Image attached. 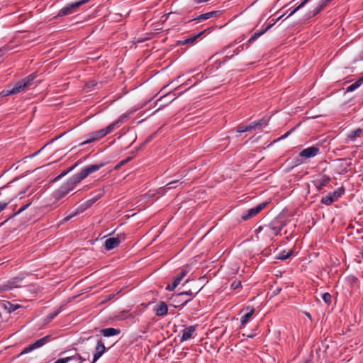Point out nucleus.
I'll return each mask as SVG.
<instances>
[{
  "instance_id": "b1692460",
  "label": "nucleus",
  "mask_w": 363,
  "mask_h": 363,
  "mask_svg": "<svg viewBox=\"0 0 363 363\" xmlns=\"http://www.w3.org/2000/svg\"><path fill=\"white\" fill-rule=\"evenodd\" d=\"M267 233L269 235H277L281 230V227H277L273 225H268L265 228Z\"/></svg>"
},
{
  "instance_id": "de8ad7c7",
  "label": "nucleus",
  "mask_w": 363,
  "mask_h": 363,
  "mask_svg": "<svg viewBox=\"0 0 363 363\" xmlns=\"http://www.w3.org/2000/svg\"><path fill=\"white\" fill-rule=\"evenodd\" d=\"M77 357L78 359H80L82 361H84L85 360V359L82 358L81 356H79V354H77L75 358Z\"/></svg>"
},
{
  "instance_id": "49530a36",
  "label": "nucleus",
  "mask_w": 363,
  "mask_h": 363,
  "mask_svg": "<svg viewBox=\"0 0 363 363\" xmlns=\"http://www.w3.org/2000/svg\"><path fill=\"white\" fill-rule=\"evenodd\" d=\"M305 315L310 319L311 320V315L308 312H305Z\"/></svg>"
},
{
  "instance_id": "dca6fc26",
  "label": "nucleus",
  "mask_w": 363,
  "mask_h": 363,
  "mask_svg": "<svg viewBox=\"0 0 363 363\" xmlns=\"http://www.w3.org/2000/svg\"><path fill=\"white\" fill-rule=\"evenodd\" d=\"M121 243L118 238H109L105 240L104 247L106 250H111L117 247Z\"/></svg>"
},
{
  "instance_id": "6ab92c4d",
  "label": "nucleus",
  "mask_w": 363,
  "mask_h": 363,
  "mask_svg": "<svg viewBox=\"0 0 363 363\" xmlns=\"http://www.w3.org/2000/svg\"><path fill=\"white\" fill-rule=\"evenodd\" d=\"M267 124V121L263 118L258 121L252 122L250 125H248V129L255 130V129H262L265 127Z\"/></svg>"
},
{
  "instance_id": "37998d69",
  "label": "nucleus",
  "mask_w": 363,
  "mask_h": 363,
  "mask_svg": "<svg viewBox=\"0 0 363 363\" xmlns=\"http://www.w3.org/2000/svg\"><path fill=\"white\" fill-rule=\"evenodd\" d=\"M67 174H68V172H67V170L64 171L56 178V179H61L62 177H65Z\"/></svg>"
},
{
  "instance_id": "412c9836",
  "label": "nucleus",
  "mask_w": 363,
  "mask_h": 363,
  "mask_svg": "<svg viewBox=\"0 0 363 363\" xmlns=\"http://www.w3.org/2000/svg\"><path fill=\"white\" fill-rule=\"evenodd\" d=\"M45 342H34V343H33V344L30 345L29 346L26 347V348H24L21 352L19 355H22L23 354H27V353L33 351V350L39 348V347H42Z\"/></svg>"
},
{
  "instance_id": "a211bd4d",
  "label": "nucleus",
  "mask_w": 363,
  "mask_h": 363,
  "mask_svg": "<svg viewBox=\"0 0 363 363\" xmlns=\"http://www.w3.org/2000/svg\"><path fill=\"white\" fill-rule=\"evenodd\" d=\"M363 133V130L362 128H357L355 130H352L350 131L346 135V140L355 142L358 138H359Z\"/></svg>"
},
{
  "instance_id": "c85d7f7f",
  "label": "nucleus",
  "mask_w": 363,
  "mask_h": 363,
  "mask_svg": "<svg viewBox=\"0 0 363 363\" xmlns=\"http://www.w3.org/2000/svg\"><path fill=\"white\" fill-rule=\"evenodd\" d=\"M119 123L115 121L114 122L109 124L106 128H104L106 135L111 133L116 127H118Z\"/></svg>"
},
{
  "instance_id": "09e8293b",
  "label": "nucleus",
  "mask_w": 363,
  "mask_h": 363,
  "mask_svg": "<svg viewBox=\"0 0 363 363\" xmlns=\"http://www.w3.org/2000/svg\"><path fill=\"white\" fill-rule=\"evenodd\" d=\"M113 296H114V295H113V294H110V295L108 296V297L106 298V300H110V299H111V298H112V297H113Z\"/></svg>"
},
{
  "instance_id": "13d9d810",
  "label": "nucleus",
  "mask_w": 363,
  "mask_h": 363,
  "mask_svg": "<svg viewBox=\"0 0 363 363\" xmlns=\"http://www.w3.org/2000/svg\"><path fill=\"white\" fill-rule=\"evenodd\" d=\"M287 134H286L285 135H284L281 138H286Z\"/></svg>"
},
{
  "instance_id": "4be33fe9",
  "label": "nucleus",
  "mask_w": 363,
  "mask_h": 363,
  "mask_svg": "<svg viewBox=\"0 0 363 363\" xmlns=\"http://www.w3.org/2000/svg\"><path fill=\"white\" fill-rule=\"evenodd\" d=\"M167 306L164 302H160L155 308L156 315L163 316L167 313Z\"/></svg>"
},
{
  "instance_id": "bb28decb",
  "label": "nucleus",
  "mask_w": 363,
  "mask_h": 363,
  "mask_svg": "<svg viewBox=\"0 0 363 363\" xmlns=\"http://www.w3.org/2000/svg\"><path fill=\"white\" fill-rule=\"evenodd\" d=\"M4 306L9 313L13 312L21 307L18 304H13L11 303L10 302H7L6 304H4Z\"/></svg>"
},
{
  "instance_id": "4c0bfd02",
  "label": "nucleus",
  "mask_w": 363,
  "mask_h": 363,
  "mask_svg": "<svg viewBox=\"0 0 363 363\" xmlns=\"http://www.w3.org/2000/svg\"><path fill=\"white\" fill-rule=\"evenodd\" d=\"M31 204V202L28 203L26 205H23L21 206L19 210L16 213V214H20L21 212H23L24 210H26L30 205Z\"/></svg>"
},
{
  "instance_id": "4d7b16f0",
  "label": "nucleus",
  "mask_w": 363,
  "mask_h": 363,
  "mask_svg": "<svg viewBox=\"0 0 363 363\" xmlns=\"http://www.w3.org/2000/svg\"><path fill=\"white\" fill-rule=\"evenodd\" d=\"M165 97V96H163V98ZM162 97L160 98V100H162ZM159 101V99L157 100Z\"/></svg>"
},
{
  "instance_id": "f704fd0d",
  "label": "nucleus",
  "mask_w": 363,
  "mask_h": 363,
  "mask_svg": "<svg viewBox=\"0 0 363 363\" xmlns=\"http://www.w3.org/2000/svg\"><path fill=\"white\" fill-rule=\"evenodd\" d=\"M322 298L328 304L331 302V295L329 293H324L322 295Z\"/></svg>"
},
{
  "instance_id": "9d476101",
  "label": "nucleus",
  "mask_w": 363,
  "mask_h": 363,
  "mask_svg": "<svg viewBox=\"0 0 363 363\" xmlns=\"http://www.w3.org/2000/svg\"><path fill=\"white\" fill-rule=\"evenodd\" d=\"M189 272V270L187 268H183L179 274L175 277L172 284H168L166 287V289L168 291H173L181 282V281L183 279V278Z\"/></svg>"
},
{
  "instance_id": "e433bc0d",
  "label": "nucleus",
  "mask_w": 363,
  "mask_h": 363,
  "mask_svg": "<svg viewBox=\"0 0 363 363\" xmlns=\"http://www.w3.org/2000/svg\"><path fill=\"white\" fill-rule=\"evenodd\" d=\"M241 286V281H234L231 284V288L233 289H237Z\"/></svg>"
},
{
  "instance_id": "f03ea898",
  "label": "nucleus",
  "mask_w": 363,
  "mask_h": 363,
  "mask_svg": "<svg viewBox=\"0 0 363 363\" xmlns=\"http://www.w3.org/2000/svg\"><path fill=\"white\" fill-rule=\"evenodd\" d=\"M37 75L35 73H32L26 78L18 81L14 85V86L9 90H6L3 91L4 96H9L11 94H18L19 92L23 91L26 88L29 87L33 84L34 79L36 78Z\"/></svg>"
},
{
  "instance_id": "c9c22d12",
  "label": "nucleus",
  "mask_w": 363,
  "mask_h": 363,
  "mask_svg": "<svg viewBox=\"0 0 363 363\" xmlns=\"http://www.w3.org/2000/svg\"><path fill=\"white\" fill-rule=\"evenodd\" d=\"M249 130H250L248 129V125H239L237 128V132H238V133H244V132L249 131Z\"/></svg>"
},
{
  "instance_id": "58836bf2",
  "label": "nucleus",
  "mask_w": 363,
  "mask_h": 363,
  "mask_svg": "<svg viewBox=\"0 0 363 363\" xmlns=\"http://www.w3.org/2000/svg\"><path fill=\"white\" fill-rule=\"evenodd\" d=\"M130 157H128V158H127V159H125V160H123L121 161V162H120L116 165V169L119 168L121 166H122V165H123V164H126V163H127L128 161H130Z\"/></svg>"
},
{
  "instance_id": "6e6d98bb",
  "label": "nucleus",
  "mask_w": 363,
  "mask_h": 363,
  "mask_svg": "<svg viewBox=\"0 0 363 363\" xmlns=\"http://www.w3.org/2000/svg\"><path fill=\"white\" fill-rule=\"evenodd\" d=\"M38 152H35V154H33V155H32V157H33V156H34V155H38Z\"/></svg>"
},
{
  "instance_id": "f257e3e1",
  "label": "nucleus",
  "mask_w": 363,
  "mask_h": 363,
  "mask_svg": "<svg viewBox=\"0 0 363 363\" xmlns=\"http://www.w3.org/2000/svg\"><path fill=\"white\" fill-rule=\"evenodd\" d=\"M104 167V164H91L83 168L79 173H77L70 177L65 183L54 192V197L56 199H60L72 191L75 186L81 181L87 177L90 174L98 171Z\"/></svg>"
},
{
  "instance_id": "603ef678",
  "label": "nucleus",
  "mask_w": 363,
  "mask_h": 363,
  "mask_svg": "<svg viewBox=\"0 0 363 363\" xmlns=\"http://www.w3.org/2000/svg\"><path fill=\"white\" fill-rule=\"evenodd\" d=\"M304 363H314V362L311 359H308Z\"/></svg>"
},
{
  "instance_id": "a878e982",
  "label": "nucleus",
  "mask_w": 363,
  "mask_h": 363,
  "mask_svg": "<svg viewBox=\"0 0 363 363\" xmlns=\"http://www.w3.org/2000/svg\"><path fill=\"white\" fill-rule=\"evenodd\" d=\"M292 253H293L292 250H288V251L283 250L279 254V255L277 257V258L279 259H281V260H285L287 258H289L292 255Z\"/></svg>"
},
{
  "instance_id": "3c124183",
  "label": "nucleus",
  "mask_w": 363,
  "mask_h": 363,
  "mask_svg": "<svg viewBox=\"0 0 363 363\" xmlns=\"http://www.w3.org/2000/svg\"><path fill=\"white\" fill-rule=\"evenodd\" d=\"M184 300L183 299V297H182V298H179V299H178V301H179V302H178L177 303H179L180 302H182V303H183V302H184Z\"/></svg>"
},
{
  "instance_id": "393cba45",
  "label": "nucleus",
  "mask_w": 363,
  "mask_h": 363,
  "mask_svg": "<svg viewBox=\"0 0 363 363\" xmlns=\"http://www.w3.org/2000/svg\"><path fill=\"white\" fill-rule=\"evenodd\" d=\"M363 83V77H360L357 81H356L354 83L352 84L347 88V91H353L358 87L361 86Z\"/></svg>"
},
{
  "instance_id": "8fccbe9b",
  "label": "nucleus",
  "mask_w": 363,
  "mask_h": 363,
  "mask_svg": "<svg viewBox=\"0 0 363 363\" xmlns=\"http://www.w3.org/2000/svg\"><path fill=\"white\" fill-rule=\"evenodd\" d=\"M177 182H178L177 180L172 181V182H169V183L168 184V185H171V184H175V183H177Z\"/></svg>"
},
{
  "instance_id": "a18cd8bd",
  "label": "nucleus",
  "mask_w": 363,
  "mask_h": 363,
  "mask_svg": "<svg viewBox=\"0 0 363 363\" xmlns=\"http://www.w3.org/2000/svg\"><path fill=\"white\" fill-rule=\"evenodd\" d=\"M48 336H45V337H43L40 339H38V340H42V341H44V340H48Z\"/></svg>"
},
{
  "instance_id": "2eb2a0df",
  "label": "nucleus",
  "mask_w": 363,
  "mask_h": 363,
  "mask_svg": "<svg viewBox=\"0 0 363 363\" xmlns=\"http://www.w3.org/2000/svg\"><path fill=\"white\" fill-rule=\"evenodd\" d=\"M284 15L281 16L279 17L276 22H274L272 23H269L264 29H262V30H258L255 32L250 38L249 39V42H252L257 39L259 37H260L262 35H263L266 31H267L269 29H270L277 21H279L280 19H281Z\"/></svg>"
},
{
  "instance_id": "aec40b11",
  "label": "nucleus",
  "mask_w": 363,
  "mask_h": 363,
  "mask_svg": "<svg viewBox=\"0 0 363 363\" xmlns=\"http://www.w3.org/2000/svg\"><path fill=\"white\" fill-rule=\"evenodd\" d=\"M218 13V11H211L206 13L201 14L198 16L196 18L192 19V21H196L197 22H201L206 20H208L213 16H216ZM189 21H191L190 20Z\"/></svg>"
},
{
  "instance_id": "39448f33",
  "label": "nucleus",
  "mask_w": 363,
  "mask_h": 363,
  "mask_svg": "<svg viewBox=\"0 0 363 363\" xmlns=\"http://www.w3.org/2000/svg\"><path fill=\"white\" fill-rule=\"evenodd\" d=\"M90 0H80L77 2L69 4L65 6H64L59 11V12L57 13V16H67V15L72 14L74 12H75L76 10L79 6L86 4Z\"/></svg>"
},
{
  "instance_id": "c03bdc74",
  "label": "nucleus",
  "mask_w": 363,
  "mask_h": 363,
  "mask_svg": "<svg viewBox=\"0 0 363 363\" xmlns=\"http://www.w3.org/2000/svg\"><path fill=\"white\" fill-rule=\"evenodd\" d=\"M8 50L6 48H0V57H2Z\"/></svg>"
},
{
  "instance_id": "864d4df0",
  "label": "nucleus",
  "mask_w": 363,
  "mask_h": 363,
  "mask_svg": "<svg viewBox=\"0 0 363 363\" xmlns=\"http://www.w3.org/2000/svg\"><path fill=\"white\" fill-rule=\"evenodd\" d=\"M263 229H264V228H263V227H262V226H260V227H259V228H258L257 231L260 232V231H261V230H262Z\"/></svg>"
},
{
  "instance_id": "6e6552de",
  "label": "nucleus",
  "mask_w": 363,
  "mask_h": 363,
  "mask_svg": "<svg viewBox=\"0 0 363 363\" xmlns=\"http://www.w3.org/2000/svg\"><path fill=\"white\" fill-rule=\"evenodd\" d=\"M267 203V202H263L258 204L257 206L247 210L246 213L242 215V219L243 220H247L250 218L255 216V215L259 213L263 208H264Z\"/></svg>"
},
{
  "instance_id": "423d86ee",
  "label": "nucleus",
  "mask_w": 363,
  "mask_h": 363,
  "mask_svg": "<svg viewBox=\"0 0 363 363\" xmlns=\"http://www.w3.org/2000/svg\"><path fill=\"white\" fill-rule=\"evenodd\" d=\"M344 189L340 188L337 190L335 191L333 193H330L328 194L327 196H324L321 199V202L325 205H330L334 201H337L343 194H344Z\"/></svg>"
},
{
  "instance_id": "f8f14e48",
  "label": "nucleus",
  "mask_w": 363,
  "mask_h": 363,
  "mask_svg": "<svg viewBox=\"0 0 363 363\" xmlns=\"http://www.w3.org/2000/svg\"><path fill=\"white\" fill-rule=\"evenodd\" d=\"M23 279L15 278L11 281H9L6 284L3 285L1 287V290H10L14 288L21 287Z\"/></svg>"
},
{
  "instance_id": "0eeeda50",
  "label": "nucleus",
  "mask_w": 363,
  "mask_h": 363,
  "mask_svg": "<svg viewBox=\"0 0 363 363\" xmlns=\"http://www.w3.org/2000/svg\"><path fill=\"white\" fill-rule=\"evenodd\" d=\"M199 291L200 290H198L196 292H193L191 290H189L186 291L179 293L177 294L172 295V297L170 298V301H172V303H178L179 298H182L184 296H189V298L184 301L183 303H181V306H184L187 303H189Z\"/></svg>"
},
{
  "instance_id": "cd10ccee",
  "label": "nucleus",
  "mask_w": 363,
  "mask_h": 363,
  "mask_svg": "<svg viewBox=\"0 0 363 363\" xmlns=\"http://www.w3.org/2000/svg\"><path fill=\"white\" fill-rule=\"evenodd\" d=\"M218 347L216 342H205L204 348L208 352H211V349L213 351Z\"/></svg>"
},
{
  "instance_id": "20e7f679",
  "label": "nucleus",
  "mask_w": 363,
  "mask_h": 363,
  "mask_svg": "<svg viewBox=\"0 0 363 363\" xmlns=\"http://www.w3.org/2000/svg\"><path fill=\"white\" fill-rule=\"evenodd\" d=\"M104 194V191L103 189H100L97 191V194L95 196H94L93 198L89 199L88 201H86L85 203H84L83 204H82L80 206V207L79 208L78 211H76L75 213L71 214V215H69L67 216V217H65L64 218V221H68L72 217H74V216H76L79 211L80 212H82L84 210L89 208L91 205H93L99 199H100Z\"/></svg>"
},
{
  "instance_id": "2f4dec72",
  "label": "nucleus",
  "mask_w": 363,
  "mask_h": 363,
  "mask_svg": "<svg viewBox=\"0 0 363 363\" xmlns=\"http://www.w3.org/2000/svg\"><path fill=\"white\" fill-rule=\"evenodd\" d=\"M60 309H58L57 311H55V312L50 313V315H48L46 318H45V322L48 323H50L52 319H54L60 313Z\"/></svg>"
},
{
  "instance_id": "7c9ffc66",
  "label": "nucleus",
  "mask_w": 363,
  "mask_h": 363,
  "mask_svg": "<svg viewBox=\"0 0 363 363\" xmlns=\"http://www.w3.org/2000/svg\"><path fill=\"white\" fill-rule=\"evenodd\" d=\"M310 0H303L302 2L297 6L296 7L295 9H294L292 11H290V13H289V15L287 16L286 18L291 16V15H293L294 13H296L298 10H299L301 8H302L303 6H304V5L308 2Z\"/></svg>"
},
{
  "instance_id": "79ce46f5",
  "label": "nucleus",
  "mask_w": 363,
  "mask_h": 363,
  "mask_svg": "<svg viewBox=\"0 0 363 363\" xmlns=\"http://www.w3.org/2000/svg\"><path fill=\"white\" fill-rule=\"evenodd\" d=\"M79 162H77V163H75L73 166L70 167L69 169H67V172H70L71 171H72L79 164Z\"/></svg>"
},
{
  "instance_id": "72a5a7b5",
  "label": "nucleus",
  "mask_w": 363,
  "mask_h": 363,
  "mask_svg": "<svg viewBox=\"0 0 363 363\" xmlns=\"http://www.w3.org/2000/svg\"><path fill=\"white\" fill-rule=\"evenodd\" d=\"M72 359H75V356L68 357L65 358H60L55 363H67Z\"/></svg>"
},
{
  "instance_id": "f3484780",
  "label": "nucleus",
  "mask_w": 363,
  "mask_h": 363,
  "mask_svg": "<svg viewBox=\"0 0 363 363\" xmlns=\"http://www.w3.org/2000/svg\"><path fill=\"white\" fill-rule=\"evenodd\" d=\"M245 310L246 313L240 318L242 325L247 324L252 319V315L255 313V308L253 307H247Z\"/></svg>"
},
{
  "instance_id": "a19ab883",
  "label": "nucleus",
  "mask_w": 363,
  "mask_h": 363,
  "mask_svg": "<svg viewBox=\"0 0 363 363\" xmlns=\"http://www.w3.org/2000/svg\"><path fill=\"white\" fill-rule=\"evenodd\" d=\"M101 356L102 354H99V352L97 353L95 352L94 354V358L91 363H95Z\"/></svg>"
},
{
  "instance_id": "9b49d317",
  "label": "nucleus",
  "mask_w": 363,
  "mask_h": 363,
  "mask_svg": "<svg viewBox=\"0 0 363 363\" xmlns=\"http://www.w3.org/2000/svg\"><path fill=\"white\" fill-rule=\"evenodd\" d=\"M197 326H189L182 330V337L181 340H188L196 337V329Z\"/></svg>"
},
{
  "instance_id": "1a4fd4ad",
  "label": "nucleus",
  "mask_w": 363,
  "mask_h": 363,
  "mask_svg": "<svg viewBox=\"0 0 363 363\" xmlns=\"http://www.w3.org/2000/svg\"><path fill=\"white\" fill-rule=\"evenodd\" d=\"M106 135V133L104 128L96 130V131H94V132H92L88 135L89 138L86 140L82 142L79 144V145H84L86 144L90 143L97 140L100 138H102Z\"/></svg>"
},
{
  "instance_id": "4468645a",
  "label": "nucleus",
  "mask_w": 363,
  "mask_h": 363,
  "mask_svg": "<svg viewBox=\"0 0 363 363\" xmlns=\"http://www.w3.org/2000/svg\"><path fill=\"white\" fill-rule=\"evenodd\" d=\"M97 332L99 333V334H96L97 336L104 335V337H109L120 334L121 330L119 329L108 328L99 330Z\"/></svg>"
},
{
  "instance_id": "5fc2aeb1",
  "label": "nucleus",
  "mask_w": 363,
  "mask_h": 363,
  "mask_svg": "<svg viewBox=\"0 0 363 363\" xmlns=\"http://www.w3.org/2000/svg\"><path fill=\"white\" fill-rule=\"evenodd\" d=\"M247 337L249 338H252L254 337V335L252 334H250V335H247Z\"/></svg>"
},
{
  "instance_id": "ea45409f",
  "label": "nucleus",
  "mask_w": 363,
  "mask_h": 363,
  "mask_svg": "<svg viewBox=\"0 0 363 363\" xmlns=\"http://www.w3.org/2000/svg\"><path fill=\"white\" fill-rule=\"evenodd\" d=\"M9 203H10V201L0 202V212L4 211L6 208Z\"/></svg>"
},
{
  "instance_id": "473e14b6",
  "label": "nucleus",
  "mask_w": 363,
  "mask_h": 363,
  "mask_svg": "<svg viewBox=\"0 0 363 363\" xmlns=\"http://www.w3.org/2000/svg\"><path fill=\"white\" fill-rule=\"evenodd\" d=\"M129 113H123L116 120V121L119 123V125H121V123L125 122V121L129 117Z\"/></svg>"
},
{
  "instance_id": "5701e85b",
  "label": "nucleus",
  "mask_w": 363,
  "mask_h": 363,
  "mask_svg": "<svg viewBox=\"0 0 363 363\" xmlns=\"http://www.w3.org/2000/svg\"><path fill=\"white\" fill-rule=\"evenodd\" d=\"M203 32L204 31H201L199 33L193 35L192 37L186 38L184 40H181L179 43L181 45L193 44L196 40L203 33Z\"/></svg>"
},
{
  "instance_id": "7ed1b4c3",
  "label": "nucleus",
  "mask_w": 363,
  "mask_h": 363,
  "mask_svg": "<svg viewBox=\"0 0 363 363\" xmlns=\"http://www.w3.org/2000/svg\"><path fill=\"white\" fill-rule=\"evenodd\" d=\"M320 153V149L315 146H311L303 149L299 152L298 157L296 159L298 164H303L306 160L315 157Z\"/></svg>"
},
{
  "instance_id": "ddd939ff",
  "label": "nucleus",
  "mask_w": 363,
  "mask_h": 363,
  "mask_svg": "<svg viewBox=\"0 0 363 363\" xmlns=\"http://www.w3.org/2000/svg\"><path fill=\"white\" fill-rule=\"evenodd\" d=\"M330 181V177L327 175H323L320 178L315 179L313 183L315 188L320 191Z\"/></svg>"
},
{
  "instance_id": "c756f323",
  "label": "nucleus",
  "mask_w": 363,
  "mask_h": 363,
  "mask_svg": "<svg viewBox=\"0 0 363 363\" xmlns=\"http://www.w3.org/2000/svg\"><path fill=\"white\" fill-rule=\"evenodd\" d=\"M106 350V348H105V346L103 343V342H98L97 343V345L96 347V349H95V352L101 354H103L104 353Z\"/></svg>"
}]
</instances>
